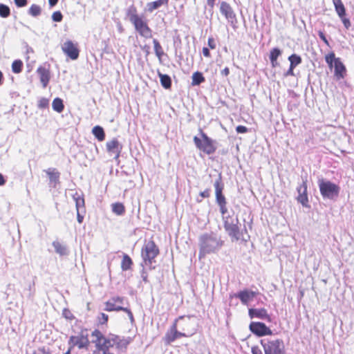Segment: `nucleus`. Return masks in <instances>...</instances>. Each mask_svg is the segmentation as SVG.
<instances>
[{
	"mask_svg": "<svg viewBox=\"0 0 354 354\" xmlns=\"http://www.w3.org/2000/svg\"><path fill=\"white\" fill-rule=\"evenodd\" d=\"M23 62L20 59L15 60L12 64V71L14 73H19L23 69Z\"/></svg>",
	"mask_w": 354,
	"mask_h": 354,
	"instance_id": "nucleus-35",
	"label": "nucleus"
},
{
	"mask_svg": "<svg viewBox=\"0 0 354 354\" xmlns=\"http://www.w3.org/2000/svg\"><path fill=\"white\" fill-rule=\"evenodd\" d=\"M290 62L291 68H295L297 66L301 63V58L297 54H292L288 57Z\"/></svg>",
	"mask_w": 354,
	"mask_h": 354,
	"instance_id": "nucleus-34",
	"label": "nucleus"
},
{
	"mask_svg": "<svg viewBox=\"0 0 354 354\" xmlns=\"http://www.w3.org/2000/svg\"><path fill=\"white\" fill-rule=\"evenodd\" d=\"M226 205L227 204H224L223 207V205H218L219 207H220V210H221V212L222 214V215L224 216L225 214L227 212V207H226Z\"/></svg>",
	"mask_w": 354,
	"mask_h": 354,
	"instance_id": "nucleus-53",
	"label": "nucleus"
},
{
	"mask_svg": "<svg viewBox=\"0 0 354 354\" xmlns=\"http://www.w3.org/2000/svg\"><path fill=\"white\" fill-rule=\"evenodd\" d=\"M40 351H41L43 354H51L49 351H46L44 347H43V348H40Z\"/></svg>",
	"mask_w": 354,
	"mask_h": 354,
	"instance_id": "nucleus-64",
	"label": "nucleus"
},
{
	"mask_svg": "<svg viewBox=\"0 0 354 354\" xmlns=\"http://www.w3.org/2000/svg\"><path fill=\"white\" fill-rule=\"evenodd\" d=\"M122 311H124L128 314V316L131 322L133 321V315L131 311L129 308H124V310H123Z\"/></svg>",
	"mask_w": 354,
	"mask_h": 354,
	"instance_id": "nucleus-54",
	"label": "nucleus"
},
{
	"mask_svg": "<svg viewBox=\"0 0 354 354\" xmlns=\"http://www.w3.org/2000/svg\"><path fill=\"white\" fill-rule=\"evenodd\" d=\"M52 19L54 21L59 22L62 20L63 15L60 11H56L53 13Z\"/></svg>",
	"mask_w": 354,
	"mask_h": 354,
	"instance_id": "nucleus-43",
	"label": "nucleus"
},
{
	"mask_svg": "<svg viewBox=\"0 0 354 354\" xmlns=\"http://www.w3.org/2000/svg\"><path fill=\"white\" fill-rule=\"evenodd\" d=\"M318 35H319V38H320V39H322V41H324V42L327 46H329L328 41V39H326V36H325L324 33L322 31L319 30V31L318 32Z\"/></svg>",
	"mask_w": 354,
	"mask_h": 354,
	"instance_id": "nucleus-51",
	"label": "nucleus"
},
{
	"mask_svg": "<svg viewBox=\"0 0 354 354\" xmlns=\"http://www.w3.org/2000/svg\"><path fill=\"white\" fill-rule=\"evenodd\" d=\"M203 54L205 57H209L210 52L209 50L207 47H203Z\"/></svg>",
	"mask_w": 354,
	"mask_h": 354,
	"instance_id": "nucleus-56",
	"label": "nucleus"
},
{
	"mask_svg": "<svg viewBox=\"0 0 354 354\" xmlns=\"http://www.w3.org/2000/svg\"><path fill=\"white\" fill-rule=\"evenodd\" d=\"M52 106L54 111L57 113H61L64 109V105L63 104V100L61 98L56 97L53 100L52 103Z\"/></svg>",
	"mask_w": 354,
	"mask_h": 354,
	"instance_id": "nucleus-31",
	"label": "nucleus"
},
{
	"mask_svg": "<svg viewBox=\"0 0 354 354\" xmlns=\"http://www.w3.org/2000/svg\"><path fill=\"white\" fill-rule=\"evenodd\" d=\"M294 68H291V65H290V68L285 73V76H294Z\"/></svg>",
	"mask_w": 354,
	"mask_h": 354,
	"instance_id": "nucleus-52",
	"label": "nucleus"
},
{
	"mask_svg": "<svg viewBox=\"0 0 354 354\" xmlns=\"http://www.w3.org/2000/svg\"><path fill=\"white\" fill-rule=\"evenodd\" d=\"M62 314L67 319H72L73 318V314L69 310L64 309Z\"/></svg>",
	"mask_w": 354,
	"mask_h": 354,
	"instance_id": "nucleus-50",
	"label": "nucleus"
},
{
	"mask_svg": "<svg viewBox=\"0 0 354 354\" xmlns=\"http://www.w3.org/2000/svg\"><path fill=\"white\" fill-rule=\"evenodd\" d=\"M10 15V10L9 7L4 4H0V16L3 18H6Z\"/></svg>",
	"mask_w": 354,
	"mask_h": 354,
	"instance_id": "nucleus-39",
	"label": "nucleus"
},
{
	"mask_svg": "<svg viewBox=\"0 0 354 354\" xmlns=\"http://www.w3.org/2000/svg\"><path fill=\"white\" fill-rule=\"evenodd\" d=\"M133 261L128 254H124L122 262L121 268L123 271H127L131 268Z\"/></svg>",
	"mask_w": 354,
	"mask_h": 354,
	"instance_id": "nucleus-32",
	"label": "nucleus"
},
{
	"mask_svg": "<svg viewBox=\"0 0 354 354\" xmlns=\"http://www.w3.org/2000/svg\"><path fill=\"white\" fill-rule=\"evenodd\" d=\"M185 336L186 335L185 333L179 332L177 330L175 331H167L165 334L164 339L166 344H170L176 339Z\"/></svg>",
	"mask_w": 354,
	"mask_h": 354,
	"instance_id": "nucleus-21",
	"label": "nucleus"
},
{
	"mask_svg": "<svg viewBox=\"0 0 354 354\" xmlns=\"http://www.w3.org/2000/svg\"><path fill=\"white\" fill-rule=\"evenodd\" d=\"M225 241L221 236L215 232H205L198 237L200 259L204 258L207 254L217 253L224 245Z\"/></svg>",
	"mask_w": 354,
	"mask_h": 354,
	"instance_id": "nucleus-2",
	"label": "nucleus"
},
{
	"mask_svg": "<svg viewBox=\"0 0 354 354\" xmlns=\"http://www.w3.org/2000/svg\"><path fill=\"white\" fill-rule=\"evenodd\" d=\"M249 328L252 333L258 337L270 335L272 331L264 323L259 322H252L250 324Z\"/></svg>",
	"mask_w": 354,
	"mask_h": 354,
	"instance_id": "nucleus-10",
	"label": "nucleus"
},
{
	"mask_svg": "<svg viewBox=\"0 0 354 354\" xmlns=\"http://www.w3.org/2000/svg\"><path fill=\"white\" fill-rule=\"evenodd\" d=\"M127 16L131 23L140 17L138 15L136 8L133 5L127 10Z\"/></svg>",
	"mask_w": 354,
	"mask_h": 354,
	"instance_id": "nucleus-28",
	"label": "nucleus"
},
{
	"mask_svg": "<svg viewBox=\"0 0 354 354\" xmlns=\"http://www.w3.org/2000/svg\"><path fill=\"white\" fill-rule=\"evenodd\" d=\"M62 50L71 59H77L79 57L80 50L77 43L71 40H66L62 44Z\"/></svg>",
	"mask_w": 354,
	"mask_h": 354,
	"instance_id": "nucleus-9",
	"label": "nucleus"
},
{
	"mask_svg": "<svg viewBox=\"0 0 354 354\" xmlns=\"http://www.w3.org/2000/svg\"><path fill=\"white\" fill-rule=\"evenodd\" d=\"M92 133L98 141H103L105 138L104 131L100 126H95L92 129Z\"/></svg>",
	"mask_w": 354,
	"mask_h": 354,
	"instance_id": "nucleus-29",
	"label": "nucleus"
},
{
	"mask_svg": "<svg viewBox=\"0 0 354 354\" xmlns=\"http://www.w3.org/2000/svg\"><path fill=\"white\" fill-rule=\"evenodd\" d=\"M236 131L239 133H245L248 131V128L245 126L239 125L236 127Z\"/></svg>",
	"mask_w": 354,
	"mask_h": 354,
	"instance_id": "nucleus-48",
	"label": "nucleus"
},
{
	"mask_svg": "<svg viewBox=\"0 0 354 354\" xmlns=\"http://www.w3.org/2000/svg\"><path fill=\"white\" fill-rule=\"evenodd\" d=\"M131 24L133 25L135 30L141 37L145 39L152 37V30L149 27L147 20H145L143 17H140L131 22Z\"/></svg>",
	"mask_w": 354,
	"mask_h": 354,
	"instance_id": "nucleus-8",
	"label": "nucleus"
},
{
	"mask_svg": "<svg viewBox=\"0 0 354 354\" xmlns=\"http://www.w3.org/2000/svg\"><path fill=\"white\" fill-rule=\"evenodd\" d=\"M333 3L339 17L346 15V9L342 0H333Z\"/></svg>",
	"mask_w": 354,
	"mask_h": 354,
	"instance_id": "nucleus-25",
	"label": "nucleus"
},
{
	"mask_svg": "<svg viewBox=\"0 0 354 354\" xmlns=\"http://www.w3.org/2000/svg\"><path fill=\"white\" fill-rule=\"evenodd\" d=\"M169 0H157L153 2L148 3L147 5L149 12H152L153 10L158 9L162 6H167Z\"/></svg>",
	"mask_w": 354,
	"mask_h": 354,
	"instance_id": "nucleus-23",
	"label": "nucleus"
},
{
	"mask_svg": "<svg viewBox=\"0 0 354 354\" xmlns=\"http://www.w3.org/2000/svg\"><path fill=\"white\" fill-rule=\"evenodd\" d=\"M112 211L118 215H121L124 212V207L120 203H116L112 205Z\"/></svg>",
	"mask_w": 354,
	"mask_h": 354,
	"instance_id": "nucleus-38",
	"label": "nucleus"
},
{
	"mask_svg": "<svg viewBox=\"0 0 354 354\" xmlns=\"http://www.w3.org/2000/svg\"><path fill=\"white\" fill-rule=\"evenodd\" d=\"M153 46H154L155 53L158 58H160L164 54L162 48L156 39H154L153 40Z\"/></svg>",
	"mask_w": 354,
	"mask_h": 354,
	"instance_id": "nucleus-37",
	"label": "nucleus"
},
{
	"mask_svg": "<svg viewBox=\"0 0 354 354\" xmlns=\"http://www.w3.org/2000/svg\"><path fill=\"white\" fill-rule=\"evenodd\" d=\"M73 346H77L80 348L86 347L88 344V339L87 337L81 336H72L70 339Z\"/></svg>",
	"mask_w": 354,
	"mask_h": 354,
	"instance_id": "nucleus-20",
	"label": "nucleus"
},
{
	"mask_svg": "<svg viewBox=\"0 0 354 354\" xmlns=\"http://www.w3.org/2000/svg\"><path fill=\"white\" fill-rule=\"evenodd\" d=\"M210 192L211 189L207 188L203 192H201L199 194L202 198H209L210 196Z\"/></svg>",
	"mask_w": 354,
	"mask_h": 354,
	"instance_id": "nucleus-47",
	"label": "nucleus"
},
{
	"mask_svg": "<svg viewBox=\"0 0 354 354\" xmlns=\"http://www.w3.org/2000/svg\"><path fill=\"white\" fill-rule=\"evenodd\" d=\"M252 354H263L262 351L258 346H254L251 348Z\"/></svg>",
	"mask_w": 354,
	"mask_h": 354,
	"instance_id": "nucleus-49",
	"label": "nucleus"
},
{
	"mask_svg": "<svg viewBox=\"0 0 354 354\" xmlns=\"http://www.w3.org/2000/svg\"><path fill=\"white\" fill-rule=\"evenodd\" d=\"M192 79V86L200 85L201 83L204 82L205 80L202 73L198 72V71H196L193 73Z\"/></svg>",
	"mask_w": 354,
	"mask_h": 354,
	"instance_id": "nucleus-30",
	"label": "nucleus"
},
{
	"mask_svg": "<svg viewBox=\"0 0 354 354\" xmlns=\"http://www.w3.org/2000/svg\"><path fill=\"white\" fill-rule=\"evenodd\" d=\"M334 67L335 75L339 77H343L346 68L339 58H337V60H335Z\"/></svg>",
	"mask_w": 354,
	"mask_h": 354,
	"instance_id": "nucleus-24",
	"label": "nucleus"
},
{
	"mask_svg": "<svg viewBox=\"0 0 354 354\" xmlns=\"http://www.w3.org/2000/svg\"><path fill=\"white\" fill-rule=\"evenodd\" d=\"M45 172L48 176L50 183L54 187L59 183L60 173L55 168H48Z\"/></svg>",
	"mask_w": 354,
	"mask_h": 354,
	"instance_id": "nucleus-19",
	"label": "nucleus"
},
{
	"mask_svg": "<svg viewBox=\"0 0 354 354\" xmlns=\"http://www.w3.org/2000/svg\"><path fill=\"white\" fill-rule=\"evenodd\" d=\"M112 300L115 303L118 302V303L122 304L123 300H124V298L123 297H117L112 298Z\"/></svg>",
	"mask_w": 354,
	"mask_h": 354,
	"instance_id": "nucleus-58",
	"label": "nucleus"
},
{
	"mask_svg": "<svg viewBox=\"0 0 354 354\" xmlns=\"http://www.w3.org/2000/svg\"><path fill=\"white\" fill-rule=\"evenodd\" d=\"M208 45L209 46L212 48V49H214L216 48V45H215V43H214V40L213 38H209L208 39Z\"/></svg>",
	"mask_w": 354,
	"mask_h": 354,
	"instance_id": "nucleus-55",
	"label": "nucleus"
},
{
	"mask_svg": "<svg viewBox=\"0 0 354 354\" xmlns=\"http://www.w3.org/2000/svg\"><path fill=\"white\" fill-rule=\"evenodd\" d=\"M261 344L265 354H284L285 353L284 343L281 339H261Z\"/></svg>",
	"mask_w": 354,
	"mask_h": 354,
	"instance_id": "nucleus-6",
	"label": "nucleus"
},
{
	"mask_svg": "<svg viewBox=\"0 0 354 354\" xmlns=\"http://www.w3.org/2000/svg\"><path fill=\"white\" fill-rule=\"evenodd\" d=\"M224 227L232 241L239 240L247 241L249 238L244 223H225Z\"/></svg>",
	"mask_w": 354,
	"mask_h": 354,
	"instance_id": "nucleus-4",
	"label": "nucleus"
},
{
	"mask_svg": "<svg viewBox=\"0 0 354 354\" xmlns=\"http://www.w3.org/2000/svg\"><path fill=\"white\" fill-rule=\"evenodd\" d=\"M185 317V316H180L178 318L175 319L174 322L173 323L172 326H171L170 329L168 331H175L177 330V322L179 319H182Z\"/></svg>",
	"mask_w": 354,
	"mask_h": 354,
	"instance_id": "nucleus-46",
	"label": "nucleus"
},
{
	"mask_svg": "<svg viewBox=\"0 0 354 354\" xmlns=\"http://www.w3.org/2000/svg\"><path fill=\"white\" fill-rule=\"evenodd\" d=\"M282 54V51L278 48H274L270 50V59L277 60L278 57Z\"/></svg>",
	"mask_w": 354,
	"mask_h": 354,
	"instance_id": "nucleus-40",
	"label": "nucleus"
},
{
	"mask_svg": "<svg viewBox=\"0 0 354 354\" xmlns=\"http://www.w3.org/2000/svg\"><path fill=\"white\" fill-rule=\"evenodd\" d=\"M319 187L322 196L331 200L338 196L340 189L338 185L323 179L319 180Z\"/></svg>",
	"mask_w": 354,
	"mask_h": 354,
	"instance_id": "nucleus-7",
	"label": "nucleus"
},
{
	"mask_svg": "<svg viewBox=\"0 0 354 354\" xmlns=\"http://www.w3.org/2000/svg\"><path fill=\"white\" fill-rule=\"evenodd\" d=\"M258 294L259 292L257 291L244 289L237 293H234L233 295H230V297H234L238 298L240 299L242 304L248 305V304L252 301Z\"/></svg>",
	"mask_w": 354,
	"mask_h": 354,
	"instance_id": "nucleus-11",
	"label": "nucleus"
},
{
	"mask_svg": "<svg viewBox=\"0 0 354 354\" xmlns=\"http://www.w3.org/2000/svg\"><path fill=\"white\" fill-rule=\"evenodd\" d=\"M214 186L215 188V194H216V201L218 205H224V204H227L226 199L224 195L223 194V189L224 188V185L222 182L221 174H218V178L214 183Z\"/></svg>",
	"mask_w": 354,
	"mask_h": 354,
	"instance_id": "nucleus-12",
	"label": "nucleus"
},
{
	"mask_svg": "<svg viewBox=\"0 0 354 354\" xmlns=\"http://www.w3.org/2000/svg\"><path fill=\"white\" fill-rule=\"evenodd\" d=\"M159 254V249L155 244L153 241H149L146 242L143 245L141 251V256L143 260L142 266L144 264L149 266L150 269H154L155 266H152V263L156 262L155 258Z\"/></svg>",
	"mask_w": 354,
	"mask_h": 354,
	"instance_id": "nucleus-3",
	"label": "nucleus"
},
{
	"mask_svg": "<svg viewBox=\"0 0 354 354\" xmlns=\"http://www.w3.org/2000/svg\"><path fill=\"white\" fill-rule=\"evenodd\" d=\"M298 196L297 198L299 203L303 206L307 207L308 198L307 196V179L302 178V184L297 187Z\"/></svg>",
	"mask_w": 354,
	"mask_h": 354,
	"instance_id": "nucleus-14",
	"label": "nucleus"
},
{
	"mask_svg": "<svg viewBox=\"0 0 354 354\" xmlns=\"http://www.w3.org/2000/svg\"><path fill=\"white\" fill-rule=\"evenodd\" d=\"M221 73L223 76H227L230 73V70L227 67H225L224 69L221 71Z\"/></svg>",
	"mask_w": 354,
	"mask_h": 354,
	"instance_id": "nucleus-59",
	"label": "nucleus"
},
{
	"mask_svg": "<svg viewBox=\"0 0 354 354\" xmlns=\"http://www.w3.org/2000/svg\"><path fill=\"white\" fill-rule=\"evenodd\" d=\"M58 2V0H48L49 5L53 7L55 6Z\"/></svg>",
	"mask_w": 354,
	"mask_h": 354,
	"instance_id": "nucleus-63",
	"label": "nucleus"
},
{
	"mask_svg": "<svg viewBox=\"0 0 354 354\" xmlns=\"http://www.w3.org/2000/svg\"><path fill=\"white\" fill-rule=\"evenodd\" d=\"M248 315L250 319L258 318L260 319L271 322L270 315H268L266 308H250Z\"/></svg>",
	"mask_w": 354,
	"mask_h": 354,
	"instance_id": "nucleus-15",
	"label": "nucleus"
},
{
	"mask_svg": "<svg viewBox=\"0 0 354 354\" xmlns=\"http://www.w3.org/2000/svg\"><path fill=\"white\" fill-rule=\"evenodd\" d=\"M158 76L160 77V81L161 83V85L165 88H170L171 86V77L167 75L162 74L160 72L158 71Z\"/></svg>",
	"mask_w": 354,
	"mask_h": 354,
	"instance_id": "nucleus-27",
	"label": "nucleus"
},
{
	"mask_svg": "<svg viewBox=\"0 0 354 354\" xmlns=\"http://www.w3.org/2000/svg\"><path fill=\"white\" fill-rule=\"evenodd\" d=\"M141 277L142 278V280L145 281V282H147V272L145 270V269L143 268L142 270V273H141Z\"/></svg>",
	"mask_w": 354,
	"mask_h": 354,
	"instance_id": "nucleus-57",
	"label": "nucleus"
},
{
	"mask_svg": "<svg viewBox=\"0 0 354 354\" xmlns=\"http://www.w3.org/2000/svg\"><path fill=\"white\" fill-rule=\"evenodd\" d=\"M53 245L55 248V252L61 256L66 255L68 254V250L64 244L60 243L58 241H54L53 243Z\"/></svg>",
	"mask_w": 354,
	"mask_h": 354,
	"instance_id": "nucleus-26",
	"label": "nucleus"
},
{
	"mask_svg": "<svg viewBox=\"0 0 354 354\" xmlns=\"http://www.w3.org/2000/svg\"><path fill=\"white\" fill-rule=\"evenodd\" d=\"M109 319L108 315L104 313H100L96 317L95 320V329H99L102 333H103V331L106 329L107 326V322Z\"/></svg>",
	"mask_w": 354,
	"mask_h": 354,
	"instance_id": "nucleus-18",
	"label": "nucleus"
},
{
	"mask_svg": "<svg viewBox=\"0 0 354 354\" xmlns=\"http://www.w3.org/2000/svg\"><path fill=\"white\" fill-rule=\"evenodd\" d=\"M92 342L96 348L93 351V354H113L111 352L115 345L119 349L126 348L130 341L127 339L121 338L118 335L110 334L106 337L99 330L95 329L91 333Z\"/></svg>",
	"mask_w": 354,
	"mask_h": 354,
	"instance_id": "nucleus-1",
	"label": "nucleus"
},
{
	"mask_svg": "<svg viewBox=\"0 0 354 354\" xmlns=\"http://www.w3.org/2000/svg\"><path fill=\"white\" fill-rule=\"evenodd\" d=\"M106 307L104 308L106 311H121L124 310V307H122L120 306H117L115 302L112 301H107L106 302Z\"/></svg>",
	"mask_w": 354,
	"mask_h": 354,
	"instance_id": "nucleus-33",
	"label": "nucleus"
},
{
	"mask_svg": "<svg viewBox=\"0 0 354 354\" xmlns=\"http://www.w3.org/2000/svg\"><path fill=\"white\" fill-rule=\"evenodd\" d=\"M15 5L17 7H24L27 5L28 1L27 0H14Z\"/></svg>",
	"mask_w": 354,
	"mask_h": 354,
	"instance_id": "nucleus-45",
	"label": "nucleus"
},
{
	"mask_svg": "<svg viewBox=\"0 0 354 354\" xmlns=\"http://www.w3.org/2000/svg\"><path fill=\"white\" fill-rule=\"evenodd\" d=\"M84 205V201L83 198H78L76 199V209L78 221H82L84 218L86 210Z\"/></svg>",
	"mask_w": 354,
	"mask_h": 354,
	"instance_id": "nucleus-22",
	"label": "nucleus"
},
{
	"mask_svg": "<svg viewBox=\"0 0 354 354\" xmlns=\"http://www.w3.org/2000/svg\"><path fill=\"white\" fill-rule=\"evenodd\" d=\"M37 73L39 77L40 82L44 88H46L50 79V66H40L37 69Z\"/></svg>",
	"mask_w": 354,
	"mask_h": 354,
	"instance_id": "nucleus-16",
	"label": "nucleus"
},
{
	"mask_svg": "<svg viewBox=\"0 0 354 354\" xmlns=\"http://www.w3.org/2000/svg\"><path fill=\"white\" fill-rule=\"evenodd\" d=\"M216 0H207V5L211 8H213L214 4H215Z\"/></svg>",
	"mask_w": 354,
	"mask_h": 354,
	"instance_id": "nucleus-61",
	"label": "nucleus"
},
{
	"mask_svg": "<svg viewBox=\"0 0 354 354\" xmlns=\"http://www.w3.org/2000/svg\"><path fill=\"white\" fill-rule=\"evenodd\" d=\"M270 62L273 68H275L279 66V63L276 59H270Z\"/></svg>",
	"mask_w": 354,
	"mask_h": 354,
	"instance_id": "nucleus-60",
	"label": "nucleus"
},
{
	"mask_svg": "<svg viewBox=\"0 0 354 354\" xmlns=\"http://www.w3.org/2000/svg\"><path fill=\"white\" fill-rule=\"evenodd\" d=\"M106 145L107 151L109 153L114 155L115 158H118L120 156L122 146L120 145L117 139L114 138L110 141H108Z\"/></svg>",
	"mask_w": 354,
	"mask_h": 354,
	"instance_id": "nucleus-17",
	"label": "nucleus"
},
{
	"mask_svg": "<svg viewBox=\"0 0 354 354\" xmlns=\"http://www.w3.org/2000/svg\"><path fill=\"white\" fill-rule=\"evenodd\" d=\"M49 106V100L42 97L38 102V107L41 109H47Z\"/></svg>",
	"mask_w": 354,
	"mask_h": 354,
	"instance_id": "nucleus-42",
	"label": "nucleus"
},
{
	"mask_svg": "<svg viewBox=\"0 0 354 354\" xmlns=\"http://www.w3.org/2000/svg\"><path fill=\"white\" fill-rule=\"evenodd\" d=\"M6 183V180L3 176L0 173V186L3 185Z\"/></svg>",
	"mask_w": 354,
	"mask_h": 354,
	"instance_id": "nucleus-62",
	"label": "nucleus"
},
{
	"mask_svg": "<svg viewBox=\"0 0 354 354\" xmlns=\"http://www.w3.org/2000/svg\"><path fill=\"white\" fill-rule=\"evenodd\" d=\"M341 19L344 27L348 30L350 28L351 24L349 19L346 17V15H343L342 17H339Z\"/></svg>",
	"mask_w": 354,
	"mask_h": 354,
	"instance_id": "nucleus-44",
	"label": "nucleus"
},
{
	"mask_svg": "<svg viewBox=\"0 0 354 354\" xmlns=\"http://www.w3.org/2000/svg\"><path fill=\"white\" fill-rule=\"evenodd\" d=\"M337 58H335L334 53H329L325 57L326 62L328 64L330 68L333 67V64L335 63V60H337Z\"/></svg>",
	"mask_w": 354,
	"mask_h": 354,
	"instance_id": "nucleus-41",
	"label": "nucleus"
},
{
	"mask_svg": "<svg viewBox=\"0 0 354 354\" xmlns=\"http://www.w3.org/2000/svg\"><path fill=\"white\" fill-rule=\"evenodd\" d=\"M28 13L32 17H37L41 13V8L37 4H32L29 8Z\"/></svg>",
	"mask_w": 354,
	"mask_h": 354,
	"instance_id": "nucleus-36",
	"label": "nucleus"
},
{
	"mask_svg": "<svg viewBox=\"0 0 354 354\" xmlns=\"http://www.w3.org/2000/svg\"><path fill=\"white\" fill-rule=\"evenodd\" d=\"M220 11L232 26H235L236 23V14L229 3L225 1L221 2Z\"/></svg>",
	"mask_w": 354,
	"mask_h": 354,
	"instance_id": "nucleus-13",
	"label": "nucleus"
},
{
	"mask_svg": "<svg viewBox=\"0 0 354 354\" xmlns=\"http://www.w3.org/2000/svg\"><path fill=\"white\" fill-rule=\"evenodd\" d=\"M200 133L203 140L197 136L194 138L196 147L208 155L214 153L216 150V141L209 138L201 129H200Z\"/></svg>",
	"mask_w": 354,
	"mask_h": 354,
	"instance_id": "nucleus-5",
	"label": "nucleus"
}]
</instances>
